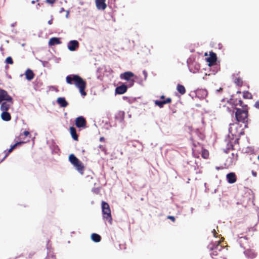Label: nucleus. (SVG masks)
I'll return each mask as SVG.
<instances>
[{
    "mask_svg": "<svg viewBox=\"0 0 259 259\" xmlns=\"http://www.w3.org/2000/svg\"><path fill=\"white\" fill-rule=\"evenodd\" d=\"M258 159L259 160V155H258Z\"/></svg>",
    "mask_w": 259,
    "mask_h": 259,
    "instance_id": "obj_47",
    "label": "nucleus"
},
{
    "mask_svg": "<svg viewBox=\"0 0 259 259\" xmlns=\"http://www.w3.org/2000/svg\"><path fill=\"white\" fill-rule=\"evenodd\" d=\"M248 107L247 105L243 106L242 109L240 108H236L235 112V117L238 122L246 123L248 121Z\"/></svg>",
    "mask_w": 259,
    "mask_h": 259,
    "instance_id": "obj_2",
    "label": "nucleus"
},
{
    "mask_svg": "<svg viewBox=\"0 0 259 259\" xmlns=\"http://www.w3.org/2000/svg\"><path fill=\"white\" fill-rule=\"evenodd\" d=\"M61 42L60 40V38L58 37H52L50 39L49 41V45L50 46H54L56 45L60 44Z\"/></svg>",
    "mask_w": 259,
    "mask_h": 259,
    "instance_id": "obj_22",
    "label": "nucleus"
},
{
    "mask_svg": "<svg viewBox=\"0 0 259 259\" xmlns=\"http://www.w3.org/2000/svg\"><path fill=\"white\" fill-rule=\"evenodd\" d=\"M254 107L259 109V101H257L254 104Z\"/></svg>",
    "mask_w": 259,
    "mask_h": 259,
    "instance_id": "obj_36",
    "label": "nucleus"
},
{
    "mask_svg": "<svg viewBox=\"0 0 259 259\" xmlns=\"http://www.w3.org/2000/svg\"><path fill=\"white\" fill-rule=\"evenodd\" d=\"M46 1L50 4H53L55 2V0H46Z\"/></svg>",
    "mask_w": 259,
    "mask_h": 259,
    "instance_id": "obj_37",
    "label": "nucleus"
},
{
    "mask_svg": "<svg viewBox=\"0 0 259 259\" xmlns=\"http://www.w3.org/2000/svg\"><path fill=\"white\" fill-rule=\"evenodd\" d=\"M100 141H104V137H101L100 138Z\"/></svg>",
    "mask_w": 259,
    "mask_h": 259,
    "instance_id": "obj_43",
    "label": "nucleus"
},
{
    "mask_svg": "<svg viewBox=\"0 0 259 259\" xmlns=\"http://www.w3.org/2000/svg\"><path fill=\"white\" fill-rule=\"evenodd\" d=\"M66 82L70 85L74 84L79 90V92L82 96L87 95L85 89L87 86V83L80 76L77 74H71L66 76Z\"/></svg>",
    "mask_w": 259,
    "mask_h": 259,
    "instance_id": "obj_1",
    "label": "nucleus"
},
{
    "mask_svg": "<svg viewBox=\"0 0 259 259\" xmlns=\"http://www.w3.org/2000/svg\"><path fill=\"white\" fill-rule=\"evenodd\" d=\"M92 240L95 242H99L101 240V236L96 233H93L91 235Z\"/></svg>",
    "mask_w": 259,
    "mask_h": 259,
    "instance_id": "obj_25",
    "label": "nucleus"
},
{
    "mask_svg": "<svg viewBox=\"0 0 259 259\" xmlns=\"http://www.w3.org/2000/svg\"><path fill=\"white\" fill-rule=\"evenodd\" d=\"M221 242V241H218L216 245H214L213 246V247H210V249L212 250L210 255L212 257L214 256L218 255L219 252L221 251L224 248V247L220 245Z\"/></svg>",
    "mask_w": 259,
    "mask_h": 259,
    "instance_id": "obj_7",
    "label": "nucleus"
},
{
    "mask_svg": "<svg viewBox=\"0 0 259 259\" xmlns=\"http://www.w3.org/2000/svg\"><path fill=\"white\" fill-rule=\"evenodd\" d=\"M177 90L178 92L182 95H184L186 93V89L184 85L178 84L177 86Z\"/></svg>",
    "mask_w": 259,
    "mask_h": 259,
    "instance_id": "obj_24",
    "label": "nucleus"
},
{
    "mask_svg": "<svg viewBox=\"0 0 259 259\" xmlns=\"http://www.w3.org/2000/svg\"><path fill=\"white\" fill-rule=\"evenodd\" d=\"M52 22H53V20H52V19H51V20H49V21H48V24H50V25H51V24H52Z\"/></svg>",
    "mask_w": 259,
    "mask_h": 259,
    "instance_id": "obj_42",
    "label": "nucleus"
},
{
    "mask_svg": "<svg viewBox=\"0 0 259 259\" xmlns=\"http://www.w3.org/2000/svg\"><path fill=\"white\" fill-rule=\"evenodd\" d=\"M252 175H253L254 177H256V176H257V173H256V172H255V171H253V170H252Z\"/></svg>",
    "mask_w": 259,
    "mask_h": 259,
    "instance_id": "obj_40",
    "label": "nucleus"
},
{
    "mask_svg": "<svg viewBox=\"0 0 259 259\" xmlns=\"http://www.w3.org/2000/svg\"><path fill=\"white\" fill-rule=\"evenodd\" d=\"M143 74H144V77H145V79H146L147 78V72H146V71L145 70H143Z\"/></svg>",
    "mask_w": 259,
    "mask_h": 259,
    "instance_id": "obj_38",
    "label": "nucleus"
},
{
    "mask_svg": "<svg viewBox=\"0 0 259 259\" xmlns=\"http://www.w3.org/2000/svg\"><path fill=\"white\" fill-rule=\"evenodd\" d=\"M243 97L244 99H251L252 98V96L250 93H249L248 91H246L243 92Z\"/></svg>",
    "mask_w": 259,
    "mask_h": 259,
    "instance_id": "obj_28",
    "label": "nucleus"
},
{
    "mask_svg": "<svg viewBox=\"0 0 259 259\" xmlns=\"http://www.w3.org/2000/svg\"><path fill=\"white\" fill-rule=\"evenodd\" d=\"M1 118L4 121H9L11 119V116L8 111H3L1 114Z\"/></svg>",
    "mask_w": 259,
    "mask_h": 259,
    "instance_id": "obj_20",
    "label": "nucleus"
},
{
    "mask_svg": "<svg viewBox=\"0 0 259 259\" xmlns=\"http://www.w3.org/2000/svg\"><path fill=\"white\" fill-rule=\"evenodd\" d=\"M228 103L230 105H232L233 107L236 109V106H240L243 108V106L246 105L243 104V101L240 99L231 98L229 101Z\"/></svg>",
    "mask_w": 259,
    "mask_h": 259,
    "instance_id": "obj_10",
    "label": "nucleus"
},
{
    "mask_svg": "<svg viewBox=\"0 0 259 259\" xmlns=\"http://www.w3.org/2000/svg\"><path fill=\"white\" fill-rule=\"evenodd\" d=\"M6 63L7 64H13V61L11 57H8L6 59Z\"/></svg>",
    "mask_w": 259,
    "mask_h": 259,
    "instance_id": "obj_33",
    "label": "nucleus"
},
{
    "mask_svg": "<svg viewBox=\"0 0 259 259\" xmlns=\"http://www.w3.org/2000/svg\"><path fill=\"white\" fill-rule=\"evenodd\" d=\"M134 76L135 75L132 72L127 71L121 74L120 77L121 79L126 80L128 83L127 86L131 87L134 85L135 82V80L133 78Z\"/></svg>",
    "mask_w": 259,
    "mask_h": 259,
    "instance_id": "obj_5",
    "label": "nucleus"
},
{
    "mask_svg": "<svg viewBox=\"0 0 259 259\" xmlns=\"http://www.w3.org/2000/svg\"><path fill=\"white\" fill-rule=\"evenodd\" d=\"M160 99H165V96L164 95H162L160 96Z\"/></svg>",
    "mask_w": 259,
    "mask_h": 259,
    "instance_id": "obj_44",
    "label": "nucleus"
},
{
    "mask_svg": "<svg viewBox=\"0 0 259 259\" xmlns=\"http://www.w3.org/2000/svg\"><path fill=\"white\" fill-rule=\"evenodd\" d=\"M26 143V141H18L15 144H14L13 145H12L11 146V148L14 150V149H15L17 146H20L22 144H24Z\"/></svg>",
    "mask_w": 259,
    "mask_h": 259,
    "instance_id": "obj_29",
    "label": "nucleus"
},
{
    "mask_svg": "<svg viewBox=\"0 0 259 259\" xmlns=\"http://www.w3.org/2000/svg\"><path fill=\"white\" fill-rule=\"evenodd\" d=\"M1 110L2 111H8L13 104V100L11 101H3L1 103Z\"/></svg>",
    "mask_w": 259,
    "mask_h": 259,
    "instance_id": "obj_11",
    "label": "nucleus"
},
{
    "mask_svg": "<svg viewBox=\"0 0 259 259\" xmlns=\"http://www.w3.org/2000/svg\"><path fill=\"white\" fill-rule=\"evenodd\" d=\"M31 3L33 4H35V1H32L31 2Z\"/></svg>",
    "mask_w": 259,
    "mask_h": 259,
    "instance_id": "obj_46",
    "label": "nucleus"
},
{
    "mask_svg": "<svg viewBox=\"0 0 259 259\" xmlns=\"http://www.w3.org/2000/svg\"><path fill=\"white\" fill-rule=\"evenodd\" d=\"M226 177L228 182L230 184L234 183L237 180L236 175L234 172L228 174Z\"/></svg>",
    "mask_w": 259,
    "mask_h": 259,
    "instance_id": "obj_17",
    "label": "nucleus"
},
{
    "mask_svg": "<svg viewBox=\"0 0 259 259\" xmlns=\"http://www.w3.org/2000/svg\"><path fill=\"white\" fill-rule=\"evenodd\" d=\"M244 253L248 258L251 259L254 258L256 256V253L252 249H247Z\"/></svg>",
    "mask_w": 259,
    "mask_h": 259,
    "instance_id": "obj_19",
    "label": "nucleus"
},
{
    "mask_svg": "<svg viewBox=\"0 0 259 259\" xmlns=\"http://www.w3.org/2000/svg\"><path fill=\"white\" fill-rule=\"evenodd\" d=\"M217 55L215 53L211 52L209 54V57L207 58V61L208 62L209 66H212L214 65L217 62Z\"/></svg>",
    "mask_w": 259,
    "mask_h": 259,
    "instance_id": "obj_13",
    "label": "nucleus"
},
{
    "mask_svg": "<svg viewBox=\"0 0 259 259\" xmlns=\"http://www.w3.org/2000/svg\"><path fill=\"white\" fill-rule=\"evenodd\" d=\"M102 211L103 218L104 220L107 221L110 224H112V218L109 205L105 201L102 202Z\"/></svg>",
    "mask_w": 259,
    "mask_h": 259,
    "instance_id": "obj_4",
    "label": "nucleus"
},
{
    "mask_svg": "<svg viewBox=\"0 0 259 259\" xmlns=\"http://www.w3.org/2000/svg\"><path fill=\"white\" fill-rule=\"evenodd\" d=\"M105 1L106 0H95L96 6L98 10H104L106 8Z\"/></svg>",
    "mask_w": 259,
    "mask_h": 259,
    "instance_id": "obj_15",
    "label": "nucleus"
},
{
    "mask_svg": "<svg viewBox=\"0 0 259 259\" xmlns=\"http://www.w3.org/2000/svg\"><path fill=\"white\" fill-rule=\"evenodd\" d=\"M69 161L75 167L80 174L81 175H83L84 170V165L73 154H71L69 156Z\"/></svg>",
    "mask_w": 259,
    "mask_h": 259,
    "instance_id": "obj_3",
    "label": "nucleus"
},
{
    "mask_svg": "<svg viewBox=\"0 0 259 259\" xmlns=\"http://www.w3.org/2000/svg\"><path fill=\"white\" fill-rule=\"evenodd\" d=\"M234 83L238 86H242L243 84V81L241 78L238 77L235 79Z\"/></svg>",
    "mask_w": 259,
    "mask_h": 259,
    "instance_id": "obj_31",
    "label": "nucleus"
},
{
    "mask_svg": "<svg viewBox=\"0 0 259 259\" xmlns=\"http://www.w3.org/2000/svg\"><path fill=\"white\" fill-rule=\"evenodd\" d=\"M127 87H128L127 85H126L124 84H122V85L117 87L115 89V94L122 95L125 93L127 91Z\"/></svg>",
    "mask_w": 259,
    "mask_h": 259,
    "instance_id": "obj_14",
    "label": "nucleus"
},
{
    "mask_svg": "<svg viewBox=\"0 0 259 259\" xmlns=\"http://www.w3.org/2000/svg\"><path fill=\"white\" fill-rule=\"evenodd\" d=\"M79 42L76 40H70L67 45L68 49L70 51H74L79 48Z\"/></svg>",
    "mask_w": 259,
    "mask_h": 259,
    "instance_id": "obj_12",
    "label": "nucleus"
},
{
    "mask_svg": "<svg viewBox=\"0 0 259 259\" xmlns=\"http://www.w3.org/2000/svg\"><path fill=\"white\" fill-rule=\"evenodd\" d=\"M57 102L59 105L63 108L67 107L68 105V102L64 97H59L57 98Z\"/></svg>",
    "mask_w": 259,
    "mask_h": 259,
    "instance_id": "obj_18",
    "label": "nucleus"
},
{
    "mask_svg": "<svg viewBox=\"0 0 259 259\" xmlns=\"http://www.w3.org/2000/svg\"><path fill=\"white\" fill-rule=\"evenodd\" d=\"M13 149L10 147V148L8 150H5L4 152L5 153V155L3 159H2V161H3L9 155L10 153H11L13 151Z\"/></svg>",
    "mask_w": 259,
    "mask_h": 259,
    "instance_id": "obj_32",
    "label": "nucleus"
},
{
    "mask_svg": "<svg viewBox=\"0 0 259 259\" xmlns=\"http://www.w3.org/2000/svg\"><path fill=\"white\" fill-rule=\"evenodd\" d=\"M200 154H201V156L204 159H207L209 157V152L205 149H203Z\"/></svg>",
    "mask_w": 259,
    "mask_h": 259,
    "instance_id": "obj_27",
    "label": "nucleus"
},
{
    "mask_svg": "<svg viewBox=\"0 0 259 259\" xmlns=\"http://www.w3.org/2000/svg\"><path fill=\"white\" fill-rule=\"evenodd\" d=\"M167 219L171 220L173 222L175 221V218L173 216L168 215Z\"/></svg>",
    "mask_w": 259,
    "mask_h": 259,
    "instance_id": "obj_35",
    "label": "nucleus"
},
{
    "mask_svg": "<svg viewBox=\"0 0 259 259\" xmlns=\"http://www.w3.org/2000/svg\"><path fill=\"white\" fill-rule=\"evenodd\" d=\"M171 102V99L170 98H167L166 100L163 101L155 100L154 101L155 104L160 108H162L164 104L170 103Z\"/></svg>",
    "mask_w": 259,
    "mask_h": 259,
    "instance_id": "obj_16",
    "label": "nucleus"
},
{
    "mask_svg": "<svg viewBox=\"0 0 259 259\" xmlns=\"http://www.w3.org/2000/svg\"><path fill=\"white\" fill-rule=\"evenodd\" d=\"M70 133L71 135L72 138L75 140V141H78V136L76 133V129L73 126H71L69 128Z\"/></svg>",
    "mask_w": 259,
    "mask_h": 259,
    "instance_id": "obj_21",
    "label": "nucleus"
},
{
    "mask_svg": "<svg viewBox=\"0 0 259 259\" xmlns=\"http://www.w3.org/2000/svg\"><path fill=\"white\" fill-rule=\"evenodd\" d=\"M13 98L8 95L7 91L0 89V104L3 101H11Z\"/></svg>",
    "mask_w": 259,
    "mask_h": 259,
    "instance_id": "obj_9",
    "label": "nucleus"
},
{
    "mask_svg": "<svg viewBox=\"0 0 259 259\" xmlns=\"http://www.w3.org/2000/svg\"><path fill=\"white\" fill-rule=\"evenodd\" d=\"M34 254V253L33 252H31L29 253L28 254V257L29 258H31L32 257V256L33 255V254Z\"/></svg>",
    "mask_w": 259,
    "mask_h": 259,
    "instance_id": "obj_39",
    "label": "nucleus"
},
{
    "mask_svg": "<svg viewBox=\"0 0 259 259\" xmlns=\"http://www.w3.org/2000/svg\"><path fill=\"white\" fill-rule=\"evenodd\" d=\"M193 147L192 148V153L193 156L197 158L200 156V154L203 150V146L199 142L193 143Z\"/></svg>",
    "mask_w": 259,
    "mask_h": 259,
    "instance_id": "obj_6",
    "label": "nucleus"
},
{
    "mask_svg": "<svg viewBox=\"0 0 259 259\" xmlns=\"http://www.w3.org/2000/svg\"><path fill=\"white\" fill-rule=\"evenodd\" d=\"M213 236L216 237H217V233L214 229H213Z\"/></svg>",
    "mask_w": 259,
    "mask_h": 259,
    "instance_id": "obj_41",
    "label": "nucleus"
},
{
    "mask_svg": "<svg viewBox=\"0 0 259 259\" xmlns=\"http://www.w3.org/2000/svg\"><path fill=\"white\" fill-rule=\"evenodd\" d=\"M234 150V145L232 142H229L227 144V148L225 152L227 153L230 150Z\"/></svg>",
    "mask_w": 259,
    "mask_h": 259,
    "instance_id": "obj_26",
    "label": "nucleus"
},
{
    "mask_svg": "<svg viewBox=\"0 0 259 259\" xmlns=\"http://www.w3.org/2000/svg\"><path fill=\"white\" fill-rule=\"evenodd\" d=\"M47 259H56V256L52 253H49L46 257Z\"/></svg>",
    "mask_w": 259,
    "mask_h": 259,
    "instance_id": "obj_34",
    "label": "nucleus"
},
{
    "mask_svg": "<svg viewBox=\"0 0 259 259\" xmlns=\"http://www.w3.org/2000/svg\"><path fill=\"white\" fill-rule=\"evenodd\" d=\"M242 238H244V239H247V237H239V239H241Z\"/></svg>",
    "mask_w": 259,
    "mask_h": 259,
    "instance_id": "obj_45",
    "label": "nucleus"
},
{
    "mask_svg": "<svg viewBox=\"0 0 259 259\" xmlns=\"http://www.w3.org/2000/svg\"><path fill=\"white\" fill-rule=\"evenodd\" d=\"M75 124L78 128H84L86 127L87 121L83 116H79L76 118Z\"/></svg>",
    "mask_w": 259,
    "mask_h": 259,
    "instance_id": "obj_8",
    "label": "nucleus"
},
{
    "mask_svg": "<svg viewBox=\"0 0 259 259\" xmlns=\"http://www.w3.org/2000/svg\"><path fill=\"white\" fill-rule=\"evenodd\" d=\"M26 78L28 80H31L34 77L33 71L30 69H28L25 72Z\"/></svg>",
    "mask_w": 259,
    "mask_h": 259,
    "instance_id": "obj_23",
    "label": "nucleus"
},
{
    "mask_svg": "<svg viewBox=\"0 0 259 259\" xmlns=\"http://www.w3.org/2000/svg\"><path fill=\"white\" fill-rule=\"evenodd\" d=\"M30 135V133L28 132V131H25L23 132V134H21L18 138L19 140L20 141H21V140H24V139L23 138V137L24 136H29Z\"/></svg>",
    "mask_w": 259,
    "mask_h": 259,
    "instance_id": "obj_30",
    "label": "nucleus"
}]
</instances>
